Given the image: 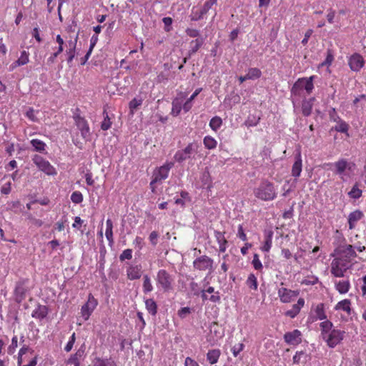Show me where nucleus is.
Wrapping results in <instances>:
<instances>
[{
	"label": "nucleus",
	"instance_id": "c756f323",
	"mask_svg": "<svg viewBox=\"0 0 366 366\" xmlns=\"http://www.w3.org/2000/svg\"><path fill=\"white\" fill-rule=\"evenodd\" d=\"M272 237L273 232L272 230L265 232L264 242L263 245L261 247L262 251L268 252L270 250L272 244Z\"/></svg>",
	"mask_w": 366,
	"mask_h": 366
},
{
	"label": "nucleus",
	"instance_id": "bb28decb",
	"mask_svg": "<svg viewBox=\"0 0 366 366\" xmlns=\"http://www.w3.org/2000/svg\"><path fill=\"white\" fill-rule=\"evenodd\" d=\"M214 237L219 244V251L224 252L227 249V240L224 237V233L219 231H214Z\"/></svg>",
	"mask_w": 366,
	"mask_h": 366
},
{
	"label": "nucleus",
	"instance_id": "5fc2aeb1",
	"mask_svg": "<svg viewBox=\"0 0 366 366\" xmlns=\"http://www.w3.org/2000/svg\"><path fill=\"white\" fill-rule=\"evenodd\" d=\"M318 282V278L314 275L308 276L303 280H302L301 284L304 285H314L317 284Z\"/></svg>",
	"mask_w": 366,
	"mask_h": 366
},
{
	"label": "nucleus",
	"instance_id": "7c9ffc66",
	"mask_svg": "<svg viewBox=\"0 0 366 366\" xmlns=\"http://www.w3.org/2000/svg\"><path fill=\"white\" fill-rule=\"evenodd\" d=\"M221 355V351L219 349L209 350L207 353V360L211 364H216Z\"/></svg>",
	"mask_w": 366,
	"mask_h": 366
},
{
	"label": "nucleus",
	"instance_id": "f3484780",
	"mask_svg": "<svg viewBox=\"0 0 366 366\" xmlns=\"http://www.w3.org/2000/svg\"><path fill=\"white\" fill-rule=\"evenodd\" d=\"M212 5H210L208 2L205 1L203 6L200 9H197L196 7H193L191 11V14L189 16L190 20L192 21H197L203 18V16L209 11V10L212 8Z\"/></svg>",
	"mask_w": 366,
	"mask_h": 366
},
{
	"label": "nucleus",
	"instance_id": "4d7b16f0",
	"mask_svg": "<svg viewBox=\"0 0 366 366\" xmlns=\"http://www.w3.org/2000/svg\"><path fill=\"white\" fill-rule=\"evenodd\" d=\"M186 34L191 38H199L200 36V31L198 29L193 28H187L185 30Z\"/></svg>",
	"mask_w": 366,
	"mask_h": 366
},
{
	"label": "nucleus",
	"instance_id": "a878e982",
	"mask_svg": "<svg viewBox=\"0 0 366 366\" xmlns=\"http://www.w3.org/2000/svg\"><path fill=\"white\" fill-rule=\"evenodd\" d=\"M314 316L313 321L316 320H327V315L325 310V305L323 303L317 304L313 309Z\"/></svg>",
	"mask_w": 366,
	"mask_h": 366
},
{
	"label": "nucleus",
	"instance_id": "ddd939ff",
	"mask_svg": "<svg viewBox=\"0 0 366 366\" xmlns=\"http://www.w3.org/2000/svg\"><path fill=\"white\" fill-rule=\"evenodd\" d=\"M365 64L363 56L359 53H354L348 58V66L355 72H359Z\"/></svg>",
	"mask_w": 366,
	"mask_h": 366
},
{
	"label": "nucleus",
	"instance_id": "774afa93",
	"mask_svg": "<svg viewBox=\"0 0 366 366\" xmlns=\"http://www.w3.org/2000/svg\"><path fill=\"white\" fill-rule=\"evenodd\" d=\"M26 117L32 122H36L37 118L35 115V111L33 108L30 107L28 109L25 114Z\"/></svg>",
	"mask_w": 366,
	"mask_h": 366
},
{
	"label": "nucleus",
	"instance_id": "8fccbe9b",
	"mask_svg": "<svg viewBox=\"0 0 366 366\" xmlns=\"http://www.w3.org/2000/svg\"><path fill=\"white\" fill-rule=\"evenodd\" d=\"M244 345L243 343H238L234 345L231 348V352L234 357H237L239 353L244 349Z\"/></svg>",
	"mask_w": 366,
	"mask_h": 366
},
{
	"label": "nucleus",
	"instance_id": "72a5a7b5",
	"mask_svg": "<svg viewBox=\"0 0 366 366\" xmlns=\"http://www.w3.org/2000/svg\"><path fill=\"white\" fill-rule=\"evenodd\" d=\"M204 39L199 37L190 41V49L189 51V55L195 54L203 45Z\"/></svg>",
	"mask_w": 366,
	"mask_h": 366
},
{
	"label": "nucleus",
	"instance_id": "864d4df0",
	"mask_svg": "<svg viewBox=\"0 0 366 366\" xmlns=\"http://www.w3.org/2000/svg\"><path fill=\"white\" fill-rule=\"evenodd\" d=\"M29 347L26 345H24L19 351L18 354V360L17 363L18 365H20V363H24V358L23 357V355H25L27 352L29 351Z\"/></svg>",
	"mask_w": 366,
	"mask_h": 366
},
{
	"label": "nucleus",
	"instance_id": "a18cd8bd",
	"mask_svg": "<svg viewBox=\"0 0 366 366\" xmlns=\"http://www.w3.org/2000/svg\"><path fill=\"white\" fill-rule=\"evenodd\" d=\"M249 79H259L262 75V71L259 69L254 67L248 69L247 73Z\"/></svg>",
	"mask_w": 366,
	"mask_h": 366
},
{
	"label": "nucleus",
	"instance_id": "0e129e2a",
	"mask_svg": "<svg viewBox=\"0 0 366 366\" xmlns=\"http://www.w3.org/2000/svg\"><path fill=\"white\" fill-rule=\"evenodd\" d=\"M181 109H182V107H181L180 104L177 103L176 101H173L171 114L173 116L176 117V116L179 115V114L181 112Z\"/></svg>",
	"mask_w": 366,
	"mask_h": 366
},
{
	"label": "nucleus",
	"instance_id": "423d86ee",
	"mask_svg": "<svg viewBox=\"0 0 366 366\" xmlns=\"http://www.w3.org/2000/svg\"><path fill=\"white\" fill-rule=\"evenodd\" d=\"M351 266L349 261L335 257L330 264V272L335 277H343Z\"/></svg>",
	"mask_w": 366,
	"mask_h": 366
},
{
	"label": "nucleus",
	"instance_id": "39448f33",
	"mask_svg": "<svg viewBox=\"0 0 366 366\" xmlns=\"http://www.w3.org/2000/svg\"><path fill=\"white\" fill-rule=\"evenodd\" d=\"M155 280L157 287L164 292H169L173 289L174 278L164 269H161L157 272Z\"/></svg>",
	"mask_w": 366,
	"mask_h": 366
},
{
	"label": "nucleus",
	"instance_id": "6e6d98bb",
	"mask_svg": "<svg viewBox=\"0 0 366 366\" xmlns=\"http://www.w3.org/2000/svg\"><path fill=\"white\" fill-rule=\"evenodd\" d=\"M18 347V338L17 336H14L11 339V343L7 348V352L9 354L12 355L15 352L16 347Z\"/></svg>",
	"mask_w": 366,
	"mask_h": 366
},
{
	"label": "nucleus",
	"instance_id": "1a4fd4ad",
	"mask_svg": "<svg viewBox=\"0 0 366 366\" xmlns=\"http://www.w3.org/2000/svg\"><path fill=\"white\" fill-rule=\"evenodd\" d=\"M32 161L38 169L49 176H55L57 174L56 169L50 164V162L46 160L42 157L35 154L32 157Z\"/></svg>",
	"mask_w": 366,
	"mask_h": 366
},
{
	"label": "nucleus",
	"instance_id": "dca6fc26",
	"mask_svg": "<svg viewBox=\"0 0 366 366\" xmlns=\"http://www.w3.org/2000/svg\"><path fill=\"white\" fill-rule=\"evenodd\" d=\"M56 42L58 44L57 47L54 48V51L47 59L46 64L49 66L52 65L55 61L56 59L64 51V45L65 44L64 39L60 34L56 35Z\"/></svg>",
	"mask_w": 366,
	"mask_h": 366
},
{
	"label": "nucleus",
	"instance_id": "c85d7f7f",
	"mask_svg": "<svg viewBox=\"0 0 366 366\" xmlns=\"http://www.w3.org/2000/svg\"><path fill=\"white\" fill-rule=\"evenodd\" d=\"M76 123L77 127L81 131V135L86 137L89 133V127L86 120L82 117H78L76 119Z\"/></svg>",
	"mask_w": 366,
	"mask_h": 366
},
{
	"label": "nucleus",
	"instance_id": "7ed1b4c3",
	"mask_svg": "<svg viewBox=\"0 0 366 366\" xmlns=\"http://www.w3.org/2000/svg\"><path fill=\"white\" fill-rule=\"evenodd\" d=\"M254 196L263 201H271L277 197L274 184L267 179H263L259 185L254 189Z\"/></svg>",
	"mask_w": 366,
	"mask_h": 366
},
{
	"label": "nucleus",
	"instance_id": "e2e57ef3",
	"mask_svg": "<svg viewBox=\"0 0 366 366\" xmlns=\"http://www.w3.org/2000/svg\"><path fill=\"white\" fill-rule=\"evenodd\" d=\"M76 340L75 333L74 332L72 335L70 337L69 340L66 343V346L64 347V350L66 352H70L74 346V344Z\"/></svg>",
	"mask_w": 366,
	"mask_h": 366
},
{
	"label": "nucleus",
	"instance_id": "c9c22d12",
	"mask_svg": "<svg viewBox=\"0 0 366 366\" xmlns=\"http://www.w3.org/2000/svg\"><path fill=\"white\" fill-rule=\"evenodd\" d=\"M145 307L147 310L152 316H155L157 313V305L153 299H147L145 300Z\"/></svg>",
	"mask_w": 366,
	"mask_h": 366
},
{
	"label": "nucleus",
	"instance_id": "052dcab7",
	"mask_svg": "<svg viewBox=\"0 0 366 366\" xmlns=\"http://www.w3.org/2000/svg\"><path fill=\"white\" fill-rule=\"evenodd\" d=\"M158 238L159 234L157 232L153 231L150 233L149 236V240L152 246L155 247L157 244Z\"/></svg>",
	"mask_w": 366,
	"mask_h": 366
},
{
	"label": "nucleus",
	"instance_id": "f03ea898",
	"mask_svg": "<svg viewBox=\"0 0 366 366\" xmlns=\"http://www.w3.org/2000/svg\"><path fill=\"white\" fill-rule=\"evenodd\" d=\"M337 236L334 242L335 249L331 254L332 257L343 258L350 263L357 257L356 252L352 245L347 244V240L343 234L337 230Z\"/></svg>",
	"mask_w": 366,
	"mask_h": 366
},
{
	"label": "nucleus",
	"instance_id": "09e8293b",
	"mask_svg": "<svg viewBox=\"0 0 366 366\" xmlns=\"http://www.w3.org/2000/svg\"><path fill=\"white\" fill-rule=\"evenodd\" d=\"M83 199V195L79 191H75L71 195V200L74 204L82 202Z\"/></svg>",
	"mask_w": 366,
	"mask_h": 366
},
{
	"label": "nucleus",
	"instance_id": "13d9d810",
	"mask_svg": "<svg viewBox=\"0 0 366 366\" xmlns=\"http://www.w3.org/2000/svg\"><path fill=\"white\" fill-rule=\"evenodd\" d=\"M349 195L354 199H358L362 195V190L360 189L356 185H355L351 191L349 192Z\"/></svg>",
	"mask_w": 366,
	"mask_h": 366
},
{
	"label": "nucleus",
	"instance_id": "a211bd4d",
	"mask_svg": "<svg viewBox=\"0 0 366 366\" xmlns=\"http://www.w3.org/2000/svg\"><path fill=\"white\" fill-rule=\"evenodd\" d=\"M302 333L296 329L292 332H287L284 335L285 342L290 345H297L302 342Z\"/></svg>",
	"mask_w": 366,
	"mask_h": 366
},
{
	"label": "nucleus",
	"instance_id": "2eb2a0df",
	"mask_svg": "<svg viewBox=\"0 0 366 366\" xmlns=\"http://www.w3.org/2000/svg\"><path fill=\"white\" fill-rule=\"evenodd\" d=\"M331 164L335 167L334 173L340 176L342 180L345 181V171L351 169L350 162L346 159L342 158Z\"/></svg>",
	"mask_w": 366,
	"mask_h": 366
},
{
	"label": "nucleus",
	"instance_id": "c03bdc74",
	"mask_svg": "<svg viewBox=\"0 0 366 366\" xmlns=\"http://www.w3.org/2000/svg\"><path fill=\"white\" fill-rule=\"evenodd\" d=\"M334 59H335V58H334V54H333L332 51L331 49H327L326 58H325V61H322L320 64V67H323V66L329 67L332 64Z\"/></svg>",
	"mask_w": 366,
	"mask_h": 366
},
{
	"label": "nucleus",
	"instance_id": "cd10ccee",
	"mask_svg": "<svg viewBox=\"0 0 366 366\" xmlns=\"http://www.w3.org/2000/svg\"><path fill=\"white\" fill-rule=\"evenodd\" d=\"M335 287L340 294H346L350 289V282L348 280L336 281Z\"/></svg>",
	"mask_w": 366,
	"mask_h": 366
},
{
	"label": "nucleus",
	"instance_id": "69168bd1",
	"mask_svg": "<svg viewBox=\"0 0 366 366\" xmlns=\"http://www.w3.org/2000/svg\"><path fill=\"white\" fill-rule=\"evenodd\" d=\"M28 219L30 220L31 223L32 225L36 227H40L43 225L44 222L41 219H36L35 217H34L32 215L29 214L28 216Z\"/></svg>",
	"mask_w": 366,
	"mask_h": 366
},
{
	"label": "nucleus",
	"instance_id": "79ce46f5",
	"mask_svg": "<svg viewBox=\"0 0 366 366\" xmlns=\"http://www.w3.org/2000/svg\"><path fill=\"white\" fill-rule=\"evenodd\" d=\"M94 366H116V364L109 359L96 357L94 360Z\"/></svg>",
	"mask_w": 366,
	"mask_h": 366
},
{
	"label": "nucleus",
	"instance_id": "ea45409f",
	"mask_svg": "<svg viewBox=\"0 0 366 366\" xmlns=\"http://www.w3.org/2000/svg\"><path fill=\"white\" fill-rule=\"evenodd\" d=\"M31 144L34 148V151L39 152H44L46 149V144L38 139H33L30 141Z\"/></svg>",
	"mask_w": 366,
	"mask_h": 366
},
{
	"label": "nucleus",
	"instance_id": "393cba45",
	"mask_svg": "<svg viewBox=\"0 0 366 366\" xmlns=\"http://www.w3.org/2000/svg\"><path fill=\"white\" fill-rule=\"evenodd\" d=\"M364 217L362 211L357 209L351 213L348 216V224L349 229H353L356 227L357 222Z\"/></svg>",
	"mask_w": 366,
	"mask_h": 366
},
{
	"label": "nucleus",
	"instance_id": "6e6552de",
	"mask_svg": "<svg viewBox=\"0 0 366 366\" xmlns=\"http://www.w3.org/2000/svg\"><path fill=\"white\" fill-rule=\"evenodd\" d=\"M198 148L199 144L197 142L189 143L185 148L177 151L174 158L177 162L181 163L197 153Z\"/></svg>",
	"mask_w": 366,
	"mask_h": 366
},
{
	"label": "nucleus",
	"instance_id": "9b49d317",
	"mask_svg": "<svg viewBox=\"0 0 366 366\" xmlns=\"http://www.w3.org/2000/svg\"><path fill=\"white\" fill-rule=\"evenodd\" d=\"M97 305V300L92 295V294L89 293L86 302L82 305L81 308V315L84 320L86 321L89 319L92 313L95 310Z\"/></svg>",
	"mask_w": 366,
	"mask_h": 366
},
{
	"label": "nucleus",
	"instance_id": "b1692460",
	"mask_svg": "<svg viewBox=\"0 0 366 366\" xmlns=\"http://www.w3.org/2000/svg\"><path fill=\"white\" fill-rule=\"evenodd\" d=\"M29 61V51L24 50L21 52V55L19 59L10 65V70L13 71L18 66L26 65Z\"/></svg>",
	"mask_w": 366,
	"mask_h": 366
},
{
	"label": "nucleus",
	"instance_id": "3c124183",
	"mask_svg": "<svg viewBox=\"0 0 366 366\" xmlns=\"http://www.w3.org/2000/svg\"><path fill=\"white\" fill-rule=\"evenodd\" d=\"M142 99L134 98L129 104V107L132 112L137 109L139 106L142 104Z\"/></svg>",
	"mask_w": 366,
	"mask_h": 366
},
{
	"label": "nucleus",
	"instance_id": "f704fd0d",
	"mask_svg": "<svg viewBox=\"0 0 366 366\" xmlns=\"http://www.w3.org/2000/svg\"><path fill=\"white\" fill-rule=\"evenodd\" d=\"M105 236L110 244L114 243L113 237V222L112 219H107L106 221V232Z\"/></svg>",
	"mask_w": 366,
	"mask_h": 366
},
{
	"label": "nucleus",
	"instance_id": "5701e85b",
	"mask_svg": "<svg viewBox=\"0 0 366 366\" xmlns=\"http://www.w3.org/2000/svg\"><path fill=\"white\" fill-rule=\"evenodd\" d=\"M48 313V307L39 304L32 311L31 317L39 320H42L47 316Z\"/></svg>",
	"mask_w": 366,
	"mask_h": 366
},
{
	"label": "nucleus",
	"instance_id": "412c9836",
	"mask_svg": "<svg viewBox=\"0 0 366 366\" xmlns=\"http://www.w3.org/2000/svg\"><path fill=\"white\" fill-rule=\"evenodd\" d=\"M78 36H76L74 41L69 40L68 41V49L66 50V55L67 56L66 61L68 64H71L76 56V46L77 43Z\"/></svg>",
	"mask_w": 366,
	"mask_h": 366
},
{
	"label": "nucleus",
	"instance_id": "bf43d9fd",
	"mask_svg": "<svg viewBox=\"0 0 366 366\" xmlns=\"http://www.w3.org/2000/svg\"><path fill=\"white\" fill-rule=\"evenodd\" d=\"M132 258V250L131 249H124L119 256L120 261H124L125 259H131Z\"/></svg>",
	"mask_w": 366,
	"mask_h": 366
},
{
	"label": "nucleus",
	"instance_id": "a19ab883",
	"mask_svg": "<svg viewBox=\"0 0 366 366\" xmlns=\"http://www.w3.org/2000/svg\"><path fill=\"white\" fill-rule=\"evenodd\" d=\"M246 285L249 289L257 290L258 287L257 277L252 273L249 274L246 280Z\"/></svg>",
	"mask_w": 366,
	"mask_h": 366
},
{
	"label": "nucleus",
	"instance_id": "f8f14e48",
	"mask_svg": "<svg viewBox=\"0 0 366 366\" xmlns=\"http://www.w3.org/2000/svg\"><path fill=\"white\" fill-rule=\"evenodd\" d=\"M277 295L281 302L290 303L300 295V291L282 287L278 289Z\"/></svg>",
	"mask_w": 366,
	"mask_h": 366
},
{
	"label": "nucleus",
	"instance_id": "20e7f679",
	"mask_svg": "<svg viewBox=\"0 0 366 366\" xmlns=\"http://www.w3.org/2000/svg\"><path fill=\"white\" fill-rule=\"evenodd\" d=\"M173 166V162H166L164 165L157 168L153 172L152 180L149 184L152 192H155L157 186L162 184V181L168 177L169 171Z\"/></svg>",
	"mask_w": 366,
	"mask_h": 366
},
{
	"label": "nucleus",
	"instance_id": "f257e3e1",
	"mask_svg": "<svg viewBox=\"0 0 366 366\" xmlns=\"http://www.w3.org/2000/svg\"><path fill=\"white\" fill-rule=\"evenodd\" d=\"M320 336L330 348L335 347L345 337L344 330L333 328V324L330 320L320 323Z\"/></svg>",
	"mask_w": 366,
	"mask_h": 366
},
{
	"label": "nucleus",
	"instance_id": "603ef678",
	"mask_svg": "<svg viewBox=\"0 0 366 366\" xmlns=\"http://www.w3.org/2000/svg\"><path fill=\"white\" fill-rule=\"evenodd\" d=\"M252 264L253 265V267L256 270L260 271L263 268L262 264V262L259 259V255L257 254H254Z\"/></svg>",
	"mask_w": 366,
	"mask_h": 366
},
{
	"label": "nucleus",
	"instance_id": "0eeeda50",
	"mask_svg": "<svg viewBox=\"0 0 366 366\" xmlns=\"http://www.w3.org/2000/svg\"><path fill=\"white\" fill-rule=\"evenodd\" d=\"M314 76H311L308 78H299L292 86L291 90L292 93H293L294 94H299L300 91L305 89L307 94H311L314 89Z\"/></svg>",
	"mask_w": 366,
	"mask_h": 366
},
{
	"label": "nucleus",
	"instance_id": "338daca9",
	"mask_svg": "<svg viewBox=\"0 0 366 366\" xmlns=\"http://www.w3.org/2000/svg\"><path fill=\"white\" fill-rule=\"evenodd\" d=\"M162 21L164 24V30L167 32L172 29L171 25L172 24V19L171 17H164Z\"/></svg>",
	"mask_w": 366,
	"mask_h": 366
},
{
	"label": "nucleus",
	"instance_id": "2f4dec72",
	"mask_svg": "<svg viewBox=\"0 0 366 366\" xmlns=\"http://www.w3.org/2000/svg\"><path fill=\"white\" fill-rule=\"evenodd\" d=\"M335 310H342L346 312L348 315H350L351 312V301L348 299H345L343 300L340 301L335 306Z\"/></svg>",
	"mask_w": 366,
	"mask_h": 366
},
{
	"label": "nucleus",
	"instance_id": "37998d69",
	"mask_svg": "<svg viewBox=\"0 0 366 366\" xmlns=\"http://www.w3.org/2000/svg\"><path fill=\"white\" fill-rule=\"evenodd\" d=\"M222 120L219 117H214L211 119L209 122V127L214 131L217 132L222 126Z\"/></svg>",
	"mask_w": 366,
	"mask_h": 366
},
{
	"label": "nucleus",
	"instance_id": "aec40b11",
	"mask_svg": "<svg viewBox=\"0 0 366 366\" xmlns=\"http://www.w3.org/2000/svg\"><path fill=\"white\" fill-rule=\"evenodd\" d=\"M305 299L302 297L299 298L297 303L294 304L291 309L285 312V315L291 319H294L300 314L302 308L305 306Z\"/></svg>",
	"mask_w": 366,
	"mask_h": 366
},
{
	"label": "nucleus",
	"instance_id": "473e14b6",
	"mask_svg": "<svg viewBox=\"0 0 366 366\" xmlns=\"http://www.w3.org/2000/svg\"><path fill=\"white\" fill-rule=\"evenodd\" d=\"M337 119H337H335V121H336L337 124L334 127H332V129H334L338 132L346 134L347 136L348 137L349 125L345 121L342 120L340 117H337Z\"/></svg>",
	"mask_w": 366,
	"mask_h": 366
},
{
	"label": "nucleus",
	"instance_id": "e433bc0d",
	"mask_svg": "<svg viewBox=\"0 0 366 366\" xmlns=\"http://www.w3.org/2000/svg\"><path fill=\"white\" fill-rule=\"evenodd\" d=\"M202 88L197 89L191 95V97L185 102L182 108L185 112H189L192 107V101L194 98L202 92Z\"/></svg>",
	"mask_w": 366,
	"mask_h": 366
},
{
	"label": "nucleus",
	"instance_id": "4c0bfd02",
	"mask_svg": "<svg viewBox=\"0 0 366 366\" xmlns=\"http://www.w3.org/2000/svg\"><path fill=\"white\" fill-rule=\"evenodd\" d=\"M203 144L206 149H214L217 146V141L212 137L207 135L203 139Z\"/></svg>",
	"mask_w": 366,
	"mask_h": 366
},
{
	"label": "nucleus",
	"instance_id": "58836bf2",
	"mask_svg": "<svg viewBox=\"0 0 366 366\" xmlns=\"http://www.w3.org/2000/svg\"><path fill=\"white\" fill-rule=\"evenodd\" d=\"M142 290L144 294L149 293L154 290L151 278L148 274H144L143 277Z\"/></svg>",
	"mask_w": 366,
	"mask_h": 366
},
{
	"label": "nucleus",
	"instance_id": "de8ad7c7",
	"mask_svg": "<svg viewBox=\"0 0 366 366\" xmlns=\"http://www.w3.org/2000/svg\"><path fill=\"white\" fill-rule=\"evenodd\" d=\"M104 114H105V116L101 124V129L104 131H107L111 127L112 122L105 110L104 111Z\"/></svg>",
	"mask_w": 366,
	"mask_h": 366
},
{
	"label": "nucleus",
	"instance_id": "9d476101",
	"mask_svg": "<svg viewBox=\"0 0 366 366\" xmlns=\"http://www.w3.org/2000/svg\"><path fill=\"white\" fill-rule=\"evenodd\" d=\"M29 280L24 279L16 282L14 289V300L16 302L21 303L26 297V294L30 291L29 286Z\"/></svg>",
	"mask_w": 366,
	"mask_h": 366
},
{
	"label": "nucleus",
	"instance_id": "4be33fe9",
	"mask_svg": "<svg viewBox=\"0 0 366 366\" xmlns=\"http://www.w3.org/2000/svg\"><path fill=\"white\" fill-rule=\"evenodd\" d=\"M295 161L292 167V176L297 178L300 176L302 169V161L300 152L295 157Z\"/></svg>",
	"mask_w": 366,
	"mask_h": 366
},
{
	"label": "nucleus",
	"instance_id": "680f3d73",
	"mask_svg": "<svg viewBox=\"0 0 366 366\" xmlns=\"http://www.w3.org/2000/svg\"><path fill=\"white\" fill-rule=\"evenodd\" d=\"M67 364L69 365H72V366H79V360L77 352L76 354L71 355L69 358V360L67 361Z\"/></svg>",
	"mask_w": 366,
	"mask_h": 366
},
{
	"label": "nucleus",
	"instance_id": "49530a36",
	"mask_svg": "<svg viewBox=\"0 0 366 366\" xmlns=\"http://www.w3.org/2000/svg\"><path fill=\"white\" fill-rule=\"evenodd\" d=\"M312 110V104L310 102H304L302 106V114L308 117L311 114Z\"/></svg>",
	"mask_w": 366,
	"mask_h": 366
},
{
	"label": "nucleus",
	"instance_id": "4468645a",
	"mask_svg": "<svg viewBox=\"0 0 366 366\" xmlns=\"http://www.w3.org/2000/svg\"><path fill=\"white\" fill-rule=\"evenodd\" d=\"M213 265V259L207 255H202L194 259L193 266L195 269L204 271L211 269Z\"/></svg>",
	"mask_w": 366,
	"mask_h": 366
},
{
	"label": "nucleus",
	"instance_id": "6ab92c4d",
	"mask_svg": "<svg viewBox=\"0 0 366 366\" xmlns=\"http://www.w3.org/2000/svg\"><path fill=\"white\" fill-rule=\"evenodd\" d=\"M142 274L140 264H129L127 268V277L129 280H139Z\"/></svg>",
	"mask_w": 366,
	"mask_h": 366
}]
</instances>
